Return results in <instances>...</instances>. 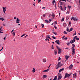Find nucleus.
Wrapping results in <instances>:
<instances>
[{"mask_svg":"<svg viewBox=\"0 0 80 80\" xmlns=\"http://www.w3.org/2000/svg\"><path fill=\"white\" fill-rule=\"evenodd\" d=\"M78 72H79V74H80V70L78 71Z\"/></svg>","mask_w":80,"mask_h":80,"instance_id":"e2e57ef3","label":"nucleus"},{"mask_svg":"<svg viewBox=\"0 0 80 80\" xmlns=\"http://www.w3.org/2000/svg\"><path fill=\"white\" fill-rule=\"evenodd\" d=\"M77 34V32H76V31L75 32V33L73 34V36H74V35H76Z\"/></svg>","mask_w":80,"mask_h":80,"instance_id":"f704fd0d","label":"nucleus"},{"mask_svg":"<svg viewBox=\"0 0 80 80\" xmlns=\"http://www.w3.org/2000/svg\"><path fill=\"white\" fill-rule=\"evenodd\" d=\"M57 76H56L55 77L53 80H57Z\"/></svg>","mask_w":80,"mask_h":80,"instance_id":"2eb2a0df","label":"nucleus"},{"mask_svg":"<svg viewBox=\"0 0 80 80\" xmlns=\"http://www.w3.org/2000/svg\"><path fill=\"white\" fill-rule=\"evenodd\" d=\"M12 35H13V36H15V32H13L12 33Z\"/></svg>","mask_w":80,"mask_h":80,"instance_id":"c756f323","label":"nucleus"},{"mask_svg":"<svg viewBox=\"0 0 80 80\" xmlns=\"http://www.w3.org/2000/svg\"><path fill=\"white\" fill-rule=\"evenodd\" d=\"M76 38H77V36H75V37L73 38V40H75V39Z\"/></svg>","mask_w":80,"mask_h":80,"instance_id":"bb28decb","label":"nucleus"},{"mask_svg":"<svg viewBox=\"0 0 80 80\" xmlns=\"http://www.w3.org/2000/svg\"><path fill=\"white\" fill-rule=\"evenodd\" d=\"M59 42V40H57L55 42L56 43H57L58 42Z\"/></svg>","mask_w":80,"mask_h":80,"instance_id":"7c9ffc66","label":"nucleus"},{"mask_svg":"<svg viewBox=\"0 0 80 80\" xmlns=\"http://www.w3.org/2000/svg\"><path fill=\"white\" fill-rule=\"evenodd\" d=\"M47 76L45 75H43V78H47Z\"/></svg>","mask_w":80,"mask_h":80,"instance_id":"aec40b11","label":"nucleus"},{"mask_svg":"<svg viewBox=\"0 0 80 80\" xmlns=\"http://www.w3.org/2000/svg\"><path fill=\"white\" fill-rule=\"evenodd\" d=\"M52 18L54 19L55 18V14L53 13H52Z\"/></svg>","mask_w":80,"mask_h":80,"instance_id":"f3484780","label":"nucleus"},{"mask_svg":"<svg viewBox=\"0 0 80 80\" xmlns=\"http://www.w3.org/2000/svg\"><path fill=\"white\" fill-rule=\"evenodd\" d=\"M63 65V64H61V65H59V66H60V67H61Z\"/></svg>","mask_w":80,"mask_h":80,"instance_id":"c85d7f7f","label":"nucleus"},{"mask_svg":"<svg viewBox=\"0 0 80 80\" xmlns=\"http://www.w3.org/2000/svg\"><path fill=\"white\" fill-rule=\"evenodd\" d=\"M2 8H3V11H6V9L7 8L6 7H2Z\"/></svg>","mask_w":80,"mask_h":80,"instance_id":"9b49d317","label":"nucleus"},{"mask_svg":"<svg viewBox=\"0 0 80 80\" xmlns=\"http://www.w3.org/2000/svg\"><path fill=\"white\" fill-rule=\"evenodd\" d=\"M71 20H73L74 21H77L78 19H77L76 18L73 17H72L71 18Z\"/></svg>","mask_w":80,"mask_h":80,"instance_id":"423d86ee","label":"nucleus"},{"mask_svg":"<svg viewBox=\"0 0 80 80\" xmlns=\"http://www.w3.org/2000/svg\"><path fill=\"white\" fill-rule=\"evenodd\" d=\"M46 61H47V60H46V59H44L43 60V62H46Z\"/></svg>","mask_w":80,"mask_h":80,"instance_id":"412c9836","label":"nucleus"},{"mask_svg":"<svg viewBox=\"0 0 80 80\" xmlns=\"http://www.w3.org/2000/svg\"><path fill=\"white\" fill-rule=\"evenodd\" d=\"M72 30H73V28H71L69 29V32H70L72 31Z\"/></svg>","mask_w":80,"mask_h":80,"instance_id":"a211bd4d","label":"nucleus"},{"mask_svg":"<svg viewBox=\"0 0 80 80\" xmlns=\"http://www.w3.org/2000/svg\"><path fill=\"white\" fill-rule=\"evenodd\" d=\"M43 17H45V14H43Z\"/></svg>","mask_w":80,"mask_h":80,"instance_id":"680f3d73","label":"nucleus"},{"mask_svg":"<svg viewBox=\"0 0 80 80\" xmlns=\"http://www.w3.org/2000/svg\"><path fill=\"white\" fill-rule=\"evenodd\" d=\"M3 47L2 48V49H1L0 50V51H2V50H3Z\"/></svg>","mask_w":80,"mask_h":80,"instance_id":"4d7b16f0","label":"nucleus"},{"mask_svg":"<svg viewBox=\"0 0 80 80\" xmlns=\"http://www.w3.org/2000/svg\"><path fill=\"white\" fill-rule=\"evenodd\" d=\"M6 11H4L3 12H4V13L5 14V12H6Z\"/></svg>","mask_w":80,"mask_h":80,"instance_id":"338daca9","label":"nucleus"},{"mask_svg":"<svg viewBox=\"0 0 80 80\" xmlns=\"http://www.w3.org/2000/svg\"><path fill=\"white\" fill-rule=\"evenodd\" d=\"M58 78L57 80H59L62 78V74L60 73V72L58 73Z\"/></svg>","mask_w":80,"mask_h":80,"instance_id":"f03ea898","label":"nucleus"},{"mask_svg":"<svg viewBox=\"0 0 80 80\" xmlns=\"http://www.w3.org/2000/svg\"><path fill=\"white\" fill-rule=\"evenodd\" d=\"M14 19H17V18L16 17L14 18Z\"/></svg>","mask_w":80,"mask_h":80,"instance_id":"69168bd1","label":"nucleus"},{"mask_svg":"<svg viewBox=\"0 0 80 80\" xmlns=\"http://www.w3.org/2000/svg\"><path fill=\"white\" fill-rule=\"evenodd\" d=\"M41 25L42 26V28H43L44 27V24H42Z\"/></svg>","mask_w":80,"mask_h":80,"instance_id":"2f4dec72","label":"nucleus"},{"mask_svg":"<svg viewBox=\"0 0 80 80\" xmlns=\"http://www.w3.org/2000/svg\"><path fill=\"white\" fill-rule=\"evenodd\" d=\"M0 20H2V21H3V20H4V19L2 18H0Z\"/></svg>","mask_w":80,"mask_h":80,"instance_id":"4be33fe9","label":"nucleus"},{"mask_svg":"<svg viewBox=\"0 0 80 80\" xmlns=\"http://www.w3.org/2000/svg\"><path fill=\"white\" fill-rule=\"evenodd\" d=\"M62 1H64V2H67V0H62Z\"/></svg>","mask_w":80,"mask_h":80,"instance_id":"603ef678","label":"nucleus"},{"mask_svg":"<svg viewBox=\"0 0 80 80\" xmlns=\"http://www.w3.org/2000/svg\"><path fill=\"white\" fill-rule=\"evenodd\" d=\"M60 8L61 10H63V8H62V6H60Z\"/></svg>","mask_w":80,"mask_h":80,"instance_id":"b1692460","label":"nucleus"},{"mask_svg":"<svg viewBox=\"0 0 80 80\" xmlns=\"http://www.w3.org/2000/svg\"><path fill=\"white\" fill-rule=\"evenodd\" d=\"M60 62H58V63L57 64V66L58 65V66L56 67V69H58V68H60V66L59 65H60V64H61L60 63Z\"/></svg>","mask_w":80,"mask_h":80,"instance_id":"20e7f679","label":"nucleus"},{"mask_svg":"<svg viewBox=\"0 0 80 80\" xmlns=\"http://www.w3.org/2000/svg\"><path fill=\"white\" fill-rule=\"evenodd\" d=\"M72 68H73V65L72 64L69 67V69L70 70H71V69H72Z\"/></svg>","mask_w":80,"mask_h":80,"instance_id":"0eeeda50","label":"nucleus"},{"mask_svg":"<svg viewBox=\"0 0 80 80\" xmlns=\"http://www.w3.org/2000/svg\"><path fill=\"white\" fill-rule=\"evenodd\" d=\"M70 57V56H67V55H66L65 56V58L67 60V59H68V58H69Z\"/></svg>","mask_w":80,"mask_h":80,"instance_id":"9d476101","label":"nucleus"},{"mask_svg":"<svg viewBox=\"0 0 80 80\" xmlns=\"http://www.w3.org/2000/svg\"><path fill=\"white\" fill-rule=\"evenodd\" d=\"M61 60V58L60 57H59L58 58V61H59V60Z\"/></svg>","mask_w":80,"mask_h":80,"instance_id":"ea45409f","label":"nucleus"},{"mask_svg":"<svg viewBox=\"0 0 80 80\" xmlns=\"http://www.w3.org/2000/svg\"><path fill=\"white\" fill-rule=\"evenodd\" d=\"M52 38H53L54 39H56V38L55 37H54V36H52Z\"/></svg>","mask_w":80,"mask_h":80,"instance_id":"c03bdc74","label":"nucleus"},{"mask_svg":"<svg viewBox=\"0 0 80 80\" xmlns=\"http://www.w3.org/2000/svg\"><path fill=\"white\" fill-rule=\"evenodd\" d=\"M49 70V69H48L46 70H45L43 71V72H48Z\"/></svg>","mask_w":80,"mask_h":80,"instance_id":"ddd939ff","label":"nucleus"},{"mask_svg":"<svg viewBox=\"0 0 80 80\" xmlns=\"http://www.w3.org/2000/svg\"><path fill=\"white\" fill-rule=\"evenodd\" d=\"M66 25H67V24L65 23H64L63 24V26L64 27H66Z\"/></svg>","mask_w":80,"mask_h":80,"instance_id":"a878e982","label":"nucleus"},{"mask_svg":"<svg viewBox=\"0 0 80 80\" xmlns=\"http://www.w3.org/2000/svg\"><path fill=\"white\" fill-rule=\"evenodd\" d=\"M73 77L75 78L77 77V74L75 73L73 74Z\"/></svg>","mask_w":80,"mask_h":80,"instance_id":"dca6fc26","label":"nucleus"},{"mask_svg":"<svg viewBox=\"0 0 80 80\" xmlns=\"http://www.w3.org/2000/svg\"><path fill=\"white\" fill-rule=\"evenodd\" d=\"M67 13L68 14V13H69V11H68V10L67 11Z\"/></svg>","mask_w":80,"mask_h":80,"instance_id":"13d9d810","label":"nucleus"},{"mask_svg":"<svg viewBox=\"0 0 80 80\" xmlns=\"http://www.w3.org/2000/svg\"><path fill=\"white\" fill-rule=\"evenodd\" d=\"M64 8L65 10H66V7L65 6H64Z\"/></svg>","mask_w":80,"mask_h":80,"instance_id":"49530a36","label":"nucleus"},{"mask_svg":"<svg viewBox=\"0 0 80 80\" xmlns=\"http://www.w3.org/2000/svg\"><path fill=\"white\" fill-rule=\"evenodd\" d=\"M45 22H46L47 23H49L50 22V21L47 20H45Z\"/></svg>","mask_w":80,"mask_h":80,"instance_id":"4468645a","label":"nucleus"},{"mask_svg":"<svg viewBox=\"0 0 80 80\" xmlns=\"http://www.w3.org/2000/svg\"><path fill=\"white\" fill-rule=\"evenodd\" d=\"M53 33H54V34L55 35H57V33L54 32H52Z\"/></svg>","mask_w":80,"mask_h":80,"instance_id":"393cba45","label":"nucleus"},{"mask_svg":"<svg viewBox=\"0 0 80 80\" xmlns=\"http://www.w3.org/2000/svg\"><path fill=\"white\" fill-rule=\"evenodd\" d=\"M64 18H62V20H61V22H63V21H64Z\"/></svg>","mask_w":80,"mask_h":80,"instance_id":"473e14b6","label":"nucleus"},{"mask_svg":"<svg viewBox=\"0 0 80 80\" xmlns=\"http://www.w3.org/2000/svg\"><path fill=\"white\" fill-rule=\"evenodd\" d=\"M79 5H80V0H79Z\"/></svg>","mask_w":80,"mask_h":80,"instance_id":"de8ad7c7","label":"nucleus"},{"mask_svg":"<svg viewBox=\"0 0 80 80\" xmlns=\"http://www.w3.org/2000/svg\"><path fill=\"white\" fill-rule=\"evenodd\" d=\"M5 38H6V37L4 38V40H5Z\"/></svg>","mask_w":80,"mask_h":80,"instance_id":"0e129e2a","label":"nucleus"},{"mask_svg":"<svg viewBox=\"0 0 80 80\" xmlns=\"http://www.w3.org/2000/svg\"><path fill=\"white\" fill-rule=\"evenodd\" d=\"M63 70H64V68H62L61 69H60L59 71V72H62V71H63Z\"/></svg>","mask_w":80,"mask_h":80,"instance_id":"f8f14e48","label":"nucleus"},{"mask_svg":"<svg viewBox=\"0 0 80 80\" xmlns=\"http://www.w3.org/2000/svg\"><path fill=\"white\" fill-rule=\"evenodd\" d=\"M67 39H68V38H67V37L65 38L64 39L65 40H67Z\"/></svg>","mask_w":80,"mask_h":80,"instance_id":"79ce46f5","label":"nucleus"},{"mask_svg":"<svg viewBox=\"0 0 80 80\" xmlns=\"http://www.w3.org/2000/svg\"><path fill=\"white\" fill-rule=\"evenodd\" d=\"M54 28L55 29H57V28L56 26H54Z\"/></svg>","mask_w":80,"mask_h":80,"instance_id":"5fc2aeb1","label":"nucleus"},{"mask_svg":"<svg viewBox=\"0 0 80 80\" xmlns=\"http://www.w3.org/2000/svg\"><path fill=\"white\" fill-rule=\"evenodd\" d=\"M66 49H67L68 50V48H66Z\"/></svg>","mask_w":80,"mask_h":80,"instance_id":"774afa93","label":"nucleus"},{"mask_svg":"<svg viewBox=\"0 0 80 80\" xmlns=\"http://www.w3.org/2000/svg\"><path fill=\"white\" fill-rule=\"evenodd\" d=\"M76 40H79V38H76Z\"/></svg>","mask_w":80,"mask_h":80,"instance_id":"09e8293b","label":"nucleus"},{"mask_svg":"<svg viewBox=\"0 0 80 80\" xmlns=\"http://www.w3.org/2000/svg\"><path fill=\"white\" fill-rule=\"evenodd\" d=\"M64 33V34H67V32H66V31H64L63 32Z\"/></svg>","mask_w":80,"mask_h":80,"instance_id":"a19ab883","label":"nucleus"},{"mask_svg":"<svg viewBox=\"0 0 80 80\" xmlns=\"http://www.w3.org/2000/svg\"><path fill=\"white\" fill-rule=\"evenodd\" d=\"M25 34H24L23 35H22L21 36V38L23 37V36H25Z\"/></svg>","mask_w":80,"mask_h":80,"instance_id":"4c0bfd02","label":"nucleus"},{"mask_svg":"<svg viewBox=\"0 0 80 80\" xmlns=\"http://www.w3.org/2000/svg\"><path fill=\"white\" fill-rule=\"evenodd\" d=\"M67 31L68 32H69V29L68 28H67Z\"/></svg>","mask_w":80,"mask_h":80,"instance_id":"c9c22d12","label":"nucleus"},{"mask_svg":"<svg viewBox=\"0 0 80 80\" xmlns=\"http://www.w3.org/2000/svg\"><path fill=\"white\" fill-rule=\"evenodd\" d=\"M45 40H46L47 41V40H48V41H49V39H48V38H46Z\"/></svg>","mask_w":80,"mask_h":80,"instance_id":"37998d69","label":"nucleus"},{"mask_svg":"<svg viewBox=\"0 0 80 80\" xmlns=\"http://www.w3.org/2000/svg\"><path fill=\"white\" fill-rule=\"evenodd\" d=\"M56 47L57 48H58L59 53H61V52H62V49H60L58 46H56Z\"/></svg>","mask_w":80,"mask_h":80,"instance_id":"7ed1b4c3","label":"nucleus"},{"mask_svg":"<svg viewBox=\"0 0 80 80\" xmlns=\"http://www.w3.org/2000/svg\"><path fill=\"white\" fill-rule=\"evenodd\" d=\"M46 38H50V36L49 35L46 36Z\"/></svg>","mask_w":80,"mask_h":80,"instance_id":"5701e85b","label":"nucleus"},{"mask_svg":"<svg viewBox=\"0 0 80 80\" xmlns=\"http://www.w3.org/2000/svg\"><path fill=\"white\" fill-rule=\"evenodd\" d=\"M68 8H69V9L71 8H72V6H68Z\"/></svg>","mask_w":80,"mask_h":80,"instance_id":"72a5a7b5","label":"nucleus"},{"mask_svg":"<svg viewBox=\"0 0 80 80\" xmlns=\"http://www.w3.org/2000/svg\"><path fill=\"white\" fill-rule=\"evenodd\" d=\"M72 45H73L72 47V55H74L75 54V44H72Z\"/></svg>","mask_w":80,"mask_h":80,"instance_id":"f257e3e1","label":"nucleus"},{"mask_svg":"<svg viewBox=\"0 0 80 80\" xmlns=\"http://www.w3.org/2000/svg\"><path fill=\"white\" fill-rule=\"evenodd\" d=\"M69 25H70V24H71V22H69Z\"/></svg>","mask_w":80,"mask_h":80,"instance_id":"864d4df0","label":"nucleus"},{"mask_svg":"<svg viewBox=\"0 0 80 80\" xmlns=\"http://www.w3.org/2000/svg\"><path fill=\"white\" fill-rule=\"evenodd\" d=\"M70 76V75L68 74L67 73H66L64 77V78H67V77H69Z\"/></svg>","mask_w":80,"mask_h":80,"instance_id":"39448f33","label":"nucleus"},{"mask_svg":"<svg viewBox=\"0 0 80 80\" xmlns=\"http://www.w3.org/2000/svg\"><path fill=\"white\" fill-rule=\"evenodd\" d=\"M70 42H68V43H67V45H68H68H70Z\"/></svg>","mask_w":80,"mask_h":80,"instance_id":"e433bc0d","label":"nucleus"},{"mask_svg":"<svg viewBox=\"0 0 80 80\" xmlns=\"http://www.w3.org/2000/svg\"><path fill=\"white\" fill-rule=\"evenodd\" d=\"M33 70L32 71V72L33 73H35V68H33Z\"/></svg>","mask_w":80,"mask_h":80,"instance_id":"6ab92c4d","label":"nucleus"},{"mask_svg":"<svg viewBox=\"0 0 80 80\" xmlns=\"http://www.w3.org/2000/svg\"><path fill=\"white\" fill-rule=\"evenodd\" d=\"M51 65H52V64H51L49 65V66L48 67V68H50V67Z\"/></svg>","mask_w":80,"mask_h":80,"instance_id":"8fccbe9b","label":"nucleus"},{"mask_svg":"<svg viewBox=\"0 0 80 80\" xmlns=\"http://www.w3.org/2000/svg\"><path fill=\"white\" fill-rule=\"evenodd\" d=\"M52 3H55V0H53L52 1Z\"/></svg>","mask_w":80,"mask_h":80,"instance_id":"6e6d98bb","label":"nucleus"},{"mask_svg":"<svg viewBox=\"0 0 80 80\" xmlns=\"http://www.w3.org/2000/svg\"><path fill=\"white\" fill-rule=\"evenodd\" d=\"M20 19H18V18H17V20H16V23H19L20 22Z\"/></svg>","mask_w":80,"mask_h":80,"instance_id":"1a4fd4ad","label":"nucleus"},{"mask_svg":"<svg viewBox=\"0 0 80 80\" xmlns=\"http://www.w3.org/2000/svg\"><path fill=\"white\" fill-rule=\"evenodd\" d=\"M27 37H28V35H27L25 36V38H26Z\"/></svg>","mask_w":80,"mask_h":80,"instance_id":"bf43d9fd","label":"nucleus"},{"mask_svg":"<svg viewBox=\"0 0 80 80\" xmlns=\"http://www.w3.org/2000/svg\"><path fill=\"white\" fill-rule=\"evenodd\" d=\"M75 42V40L73 39L72 40H71L70 42V43H71V44H72L73 43H74Z\"/></svg>","mask_w":80,"mask_h":80,"instance_id":"6e6552de","label":"nucleus"},{"mask_svg":"<svg viewBox=\"0 0 80 80\" xmlns=\"http://www.w3.org/2000/svg\"><path fill=\"white\" fill-rule=\"evenodd\" d=\"M57 52L55 51H54V54L55 55H57Z\"/></svg>","mask_w":80,"mask_h":80,"instance_id":"cd10ccee","label":"nucleus"},{"mask_svg":"<svg viewBox=\"0 0 80 80\" xmlns=\"http://www.w3.org/2000/svg\"><path fill=\"white\" fill-rule=\"evenodd\" d=\"M45 7H43L42 8V9H45Z\"/></svg>","mask_w":80,"mask_h":80,"instance_id":"3c124183","label":"nucleus"},{"mask_svg":"<svg viewBox=\"0 0 80 80\" xmlns=\"http://www.w3.org/2000/svg\"><path fill=\"white\" fill-rule=\"evenodd\" d=\"M41 0H38V3H39L40 2H41Z\"/></svg>","mask_w":80,"mask_h":80,"instance_id":"58836bf2","label":"nucleus"},{"mask_svg":"<svg viewBox=\"0 0 80 80\" xmlns=\"http://www.w3.org/2000/svg\"><path fill=\"white\" fill-rule=\"evenodd\" d=\"M54 23H55L56 24H57V21H55V22H54Z\"/></svg>","mask_w":80,"mask_h":80,"instance_id":"a18cd8bd","label":"nucleus"},{"mask_svg":"<svg viewBox=\"0 0 80 80\" xmlns=\"http://www.w3.org/2000/svg\"><path fill=\"white\" fill-rule=\"evenodd\" d=\"M58 45H60V43H59V42H58L57 43Z\"/></svg>","mask_w":80,"mask_h":80,"instance_id":"052dcab7","label":"nucleus"}]
</instances>
